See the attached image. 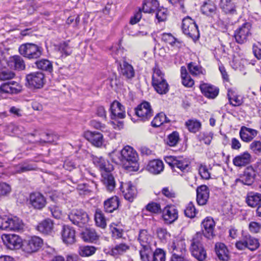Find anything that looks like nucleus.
I'll return each mask as SVG.
<instances>
[{
    "label": "nucleus",
    "instance_id": "7",
    "mask_svg": "<svg viewBox=\"0 0 261 261\" xmlns=\"http://www.w3.org/2000/svg\"><path fill=\"white\" fill-rule=\"evenodd\" d=\"M259 246L258 240L249 234L243 236L241 240L236 243V248L241 250L248 248L251 251H254L258 249Z\"/></svg>",
    "mask_w": 261,
    "mask_h": 261
},
{
    "label": "nucleus",
    "instance_id": "19",
    "mask_svg": "<svg viewBox=\"0 0 261 261\" xmlns=\"http://www.w3.org/2000/svg\"><path fill=\"white\" fill-rule=\"evenodd\" d=\"M21 91V87L18 83H5L0 87V99L3 93L16 94Z\"/></svg>",
    "mask_w": 261,
    "mask_h": 261
},
{
    "label": "nucleus",
    "instance_id": "9",
    "mask_svg": "<svg viewBox=\"0 0 261 261\" xmlns=\"http://www.w3.org/2000/svg\"><path fill=\"white\" fill-rule=\"evenodd\" d=\"M2 239L7 248L15 250L22 247V241L18 235L14 234H4L2 236Z\"/></svg>",
    "mask_w": 261,
    "mask_h": 261
},
{
    "label": "nucleus",
    "instance_id": "26",
    "mask_svg": "<svg viewBox=\"0 0 261 261\" xmlns=\"http://www.w3.org/2000/svg\"><path fill=\"white\" fill-rule=\"evenodd\" d=\"M255 175V171L252 167H247L241 176L240 181L244 185L250 186L254 181Z\"/></svg>",
    "mask_w": 261,
    "mask_h": 261
},
{
    "label": "nucleus",
    "instance_id": "51",
    "mask_svg": "<svg viewBox=\"0 0 261 261\" xmlns=\"http://www.w3.org/2000/svg\"><path fill=\"white\" fill-rule=\"evenodd\" d=\"M129 246L125 244L121 243L116 245L112 249V253L114 255L123 254L129 249Z\"/></svg>",
    "mask_w": 261,
    "mask_h": 261
},
{
    "label": "nucleus",
    "instance_id": "49",
    "mask_svg": "<svg viewBox=\"0 0 261 261\" xmlns=\"http://www.w3.org/2000/svg\"><path fill=\"white\" fill-rule=\"evenodd\" d=\"M44 77L41 72H35L28 74L26 76L27 82H42Z\"/></svg>",
    "mask_w": 261,
    "mask_h": 261
},
{
    "label": "nucleus",
    "instance_id": "42",
    "mask_svg": "<svg viewBox=\"0 0 261 261\" xmlns=\"http://www.w3.org/2000/svg\"><path fill=\"white\" fill-rule=\"evenodd\" d=\"M96 248L92 246H81L79 247L78 252L83 257H87L94 254Z\"/></svg>",
    "mask_w": 261,
    "mask_h": 261
},
{
    "label": "nucleus",
    "instance_id": "18",
    "mask_svg": "<svg viewBox=\"0 0 261 261\" xmlns=\"http://www.w3.org/2000/svg\"><path fill=\"white\" fill-rule=\"evenodd\" d=\"M202 225L204 229L203 230L202 236L208 239L213 238L214 236V229L215 226V223L214 220L210 217L206 218L202 222Z\"/></svg>",
    "mask_w": 261,
    "mask_h": 261
},
{
    "label": "nucleus",
    "instance_id": "64",
    "mask_svg": "<svg viewBox=\"0 0 261 261\" xmlns=\"http://www.w3.org/2000/svg\"><path fill=\"white\" fill-rule=\"evenodd\" d=\"M59 50L66 56L69 55L71 53V50L67 42H63L60 44Z\"/></svg>",
    "mask_w": 261,
    "mask_h": 261
},
{
    "label": "nucleus",
    "instance_id": "10",
    "mask_svg": "<svg viewBox=\"0 0 261 261\" xmlns=\"http://www.w3.org/2000/svg\"><path fill=\"white\" fill-rule=\"evenodd\" d=\"M135 111L136 115L143 121L148 120L153 116V111L150 105L147 101L141 103L135 109Z\"/></svg>",
    "mask_w": 261,
    "mask_h": 261
},
{
    "label": "nucleus",
    "instance_id": "44",
    "mask_svg": "<svg viewBox=\"0 0 261 261\" xmlns=\"http://www.w3.org/2000/svg\"><path fill=\"white\" fill-rule=\"evenodd\" d=\"M188 68L193 76H199L204 74L205 70L201 66L196 65L195 63H190L188 65Z\"/></svg>",
    "mask_w": 261,
    "mask_h": 261
},
{
    "label": "nucleus",
    "instance_id": "24",
    "mask_svg": "<svg viewBox=\"0 0 261 261\" xmlns=\"http://www.w3.org/2000/svg\"><path fill=\"white\" fill-rule=\"evenodd\" d=\"M24 227L22 221L17 217L7 218V230L17 231L22 230Z\"/></svg>",
    "mask_w": 261,
    "mask_h": 261
},
{
    "label": "nucleus",
    "instance_id": "55",
    "mask_svg": "<svg viewBox=\"0 0 261 261\" xmlns=\"http://www.w3.org/2000/svg\"><path fill=\"white\" fill-rule=\"evenodd\" d=\"M184 212L185 215L190 218H194L197 213V211L192 202L188 203Z\"/></svg>",
    "mask_w": 261,
    "mask_h": 261
},
{
    "label": "nucleus",
    "instance_id": "36",
    "mask_svg": "<svg viewBox=\"0 0 261 261\" xmlns=\"http://www.w3.org/2000/svg\"><path fill=\"white\" fill-rule=\"evenodd\" d=\"M94 163L99 168L102 172L111 171L113 169L112 165L110 164L108 162L106 161L102 157L94 159Z\"/></svg>",
    "mask_w": 261,
    "mask_h": 261
},
{
    "label": "nucleus",
    "instance_id": "57",
    "mask_svg": "<svg viewBox=\"0 0 261 261\" xmlns=\"http://www.w3.org/2000/svg\"><path fill=\"white\" fill-rule=\"evenodd\" d=\"M179 140V134L177 132H173L168 136L167 144L170 146H174Z\"/></svg>",
    "mask_w": 261,
    "mask_h": 261
},
{
    "label": "nucleus",
    "instance_id": "13",
    "mask_svg": "<svg viewBox=\"0 0 261 261\" xmlns=\"http://www.w3.org/2000/svg\"><path fill=\"white\" fill-rule=\"evenodd\" d=\"M169 250L172 253L171 257L184 256L186 251L185 243L183 240H176L169 245Z\"/></svg>",
    "mask_w": 261,
    "mask_h": 261
},
{
    "label": "nucleus",
    "instance_id": "25",
    "mask_svg": "<svg viewBox=\"0 0 261 261\" xmlns=\"http://www.w3.org/2000/svg\"><path fill=\"white\" fill-rule=\"evenodd\" d=\"M201 11L202 14L213 17L217 15V7L213 1L207 0L201 6Z\"/></svg>",
    "mask_w": 261,
    "mask_h": 261
},
{
    "label": "nucleus",
    "instance_id": "35",
    "mask_svg": "<svg viewBox=\"0 0 261 261\" xmlns=\"http://www.w3.org/2000/svg\"><path fill=\"white\" fill-rule=\"evenodd\" d=\"M159 6L157 0H144L143 4L142 11L144 13H154Z\"/></svg>",
    "mask_w": 261,
    "mask_h": 261
},
{
    "label": "nucleus",
    "instance_id": "54",
    "mask_svg": "<svg viewBox=\"0 0 261 261\" xmlns=\"http://www.w3.org/2000/svg\"><path fill=\"white\" fill-rule=\"evenodd\" d=\"M152 261H165L166 254L165 251L160 248L156 249L152 254Z\"/></svg>",
    "mask_w": 261,
    "mask_h": 261
},
{
    "label": "nucleus",
    "instance_id": "60",
    "mask_svg": "<svg viewBox=\"0 0 261 261\" xmlns=\"http://www.w3.org/2000/svg\"><path fill=\"white\" fill-rule=\"evenodd\" d=\"M199 173L203 179H208L210 178V173L205 165H200L199 167Z\"/></svg>",
    "mask_w": 261,
    "mask_h": 261
},
{
    "label": "nucleus",
    "instance_id": "28",
    "mask_svg": "<svg viewBox=\"0 0 261 261\" xmlns=\"http://www.w3.org/2000/svg\"><path fill=\"white\" fill-rule=\"evenodd\" d=\"M8 65L17 70H23L25 68V62L23 58L18 55H15L9 58Z\"/></svg>",
    "mask_w": 261,
    "mask_h": 261
},
{
    "label": "nucleus",
    "instance_id": "15",
    "mask_svg": "<svg viewBox=\"0 0 261 261\" xmlns=\"http://www.w3.org/2000/svg\"><path fill=\"white\" fill-rule=\"evenodd\" d=\"M120 188L125 199L129 201H133L137 193L136 187L130 182H128L121 184Z\"/></svg>",
    "mask_w": 261,
    "mask_h": 261
},
{
    "label": "nucleus",
    "instance_id": "47",
    "mask_svg": "<svg viewBox=\"0 0 261 261\" xmlns=\"http://www.w3.org/2000/svg\"><path fill=\"white\" fill-rule=\"evenodd\" d=\"M139 252L142 261H151L153 254L151 247H142Z\"/></svg>",
    "mask_w": 261,
    "mask_h": 261
},
{
    "label": "nucleus",
    "instance_id": "53",
    "mask_svg": "<svg viewBox=\"0 0 261 261\" xmlns=\"http://www.w3.org/2000/svg\"><path fill=\"white\" fill-rule=\"evenodd\" d=\"M145 208L146 211L153 214H159L162 212L160 204L154 202L148 203Z\"/></svg>",
    "mask_w": 261,
    "mask_h": 261
},
{
    "label": "nucleus",
    "instance_id": "27",
    "mask_svg": "<svg viewBox=\"0 0 261 261\" xmlns=\"http://www.w3.org/2000/svg\"><path fill=\"white\" fill-rule=\"evenodd\" d=\"M245 200L249 206L255 207L260 204L261 194L252 191L248 192Z\"/></svg>",
    "mask_w": 261,
    "mask_h": 261
},
{
    "label": "nucleus",
    "instance_id": "1",
    "mask_svg": "<svg viewBox=\"0 0 261 261\" xmlns=\"http://www.w3.org/2000/svg\"><path fill=\"white\" fill-rule=\"evenodd\" d=\"M120 161L123 167L128 171H137L139 170V156L137 151L131 146H125L120 152Z\"/></svg>",
    "mask_w": 261,
    "mask_h": 261
},
{
    "label": "nucleus",
    "instance_id": "61",
    "mask_svg": "<svg viewBox=\"0 0 261 261\" xmlns=\"http://www.w3.org/2000/svg\"><path fill=\"white\" fill-rule=\"evenodd\" d=\"M49 209L53 217L57 219L61 218L62 213L61 208L59 207L54 205L50 206Z\"/></svg>",
    "mask_w": 261,
    "mask_h": 261
},
{
    "label": "nucleus",
    "instance_id": "45",
    "mask_svg": "<svg viewBox=\"0 0 261 261\" xmlns=\"http://www.w3.org/2000/svg\"><path fill=\"white\" fill-rule=\"evenodd\" d=\"M186 125L190 132L195 133L200 129L201 124L197 120L192 119L187 121Z\"/></svg>",
    "mask_w": 261,
    "mask_h": 261
},
{
    "label": "nucleus",
    "instance_id": "40",
    "mask_svg": "<svg viewBox=\"0 0 261 261\" xmlns=\"http://www.w3.org/2000/svg\"><path fill=\"white\" fill-rule=\"evenodd\" d=\"M121 72L122 74L128 79L134 76L135 71L133 66L126 61H123L122 65H120Z\"/></svg>",
    "mask_w": 261,
    "mask_h": 261
},
{
    "label": "nucleus",
    "instance_id": "48",
    "mask_svg": "<svg viewBox=\"0 0 261 261\" xmlns=\"http://www.w3.org/2000/svg\"><path fill=\"white\" fill-rule=\"evenodd\" d=\"M152 85L159 94H166L169 91V85L167 83H152Z\"/></svg>",
    "mask_w": 261,
    "mask_h": 261
},
{
    "label": "nucleus",
    "instance_id": "31",
    "mask_svg": "<svg viewBox=\"0 0 261 261\" xmlns=\"http://www.w3.org/2000/svg\"><path fill=\"white\" fill-rule=\"evenodd\" d=\"M147 170L154 174L161 173L164 169V164L162 161L153 160L149 162L147 166Z\"/></svg>",
    "mask_w": 261,
    "mask_h": 261
},
{
    "label": "nucleus",
    "instance_id": "33",
    "mask_svg": "<svg viewBox=\"0 0 261 261\" xmlns=\"http://www.w3.org/2000/svg\"><path fill=\"white\" fill-rule=\"evenodd\" d=\"M250 154L248 152H245L236 156L233 159V163L237 167L245 166L249 164L250 161Z\"/></svg>",
    "mask_w": 261,
    "mask_h": 261
},
{
    "label": "nucleus",
    "instance_id": "59",
    "mask_svg": "<svg viewBox=\"0 0 261 261\" xmlns=\"http://www.w3.org/2000/svg\"><path fill=\"white\" fill-rule=\"evenodd\" d=\"M15 73L9 70H3L0 71V81L10 80L13 79Z\"/></svg>",
    "mask_w": 261,
    "mask_h": 261
},
{
    "label": "nucleus",
    "instance_id": "32",
    "mask_svg": "<svg viewBox=\"0 0 261 261\" xmlns=\"http://www.w3.org/2000/svg\"><path fill=\"white\" fill-rule=\"evenodd\" d=\"M54 228L53 221L50 219H46L40 222L38 226L37 229L40 232L48 234L50 233Z\"/></svg>",
    "mask_w": 261,
    "mask_h": 261
},
{
    "label": "nucleus",
    "instance_id": "62",
    "mask_svg": "<svg viewBox=\"0 0 261 261\" xmlns=\"http://www.w3.org/2000/svg\"><path fill=\"white\" fill-rule=\"evenodd\" d=\"M250 148L255 153H261V141H254L250 144Z\"/></svg>",
    "mask_w": 261,
    "mask_h": 261
},
{
    "label": "nucleus",
    "instance_id": "46",
    "mask_svg": "<svg viewBox=\"0 0 261 261\" xmlns=\"http://www.w3.org/2000/svg\"><path fill=\"white\" fill-rule=\"evenodd\" d=\"M35 64L38 68L43 70L51 72L53 70V66L51 63L48 60L42 59L37 61Z\"/></svg>",
    "mask_w": 261,
    "mask_h": 261
},
{
    "label": "nucleus",
    "instance_id": "43",
    "mask_svg": "<svg viewBox=\"0 0 261 261\" xmlns=\"http://www.w3.org/2000/svg\"><path fill=\"white\" fill-rule=\"evenodd\" d=\"M169 121L164 113H160L154 117L151 121V125L154 127H157L165 122H169Z\"/></svg>",
    "mask_w": 261,
    "mask_h": 261
},
{
    "label": "nucleus",
    "instance_id": "29",
    "mask_svg": "<svg viewBox=\"0 0 261 261\" xmlns=\"http://www.w3.org/2000/svg\"><path fill=\"white\" fill-rule=\"evenodd\" d=\"M152 240L151 236L146 229H140L139 231L138 241L142 247H151Z\"/></svg>",
    "mask_w": 261,
    "mask_h": 261
},
{
    "label": "nucleus",
    "instance_id": "39",
    "mask_svg": "<svg viewBox=\"0 0 261 261\" xmlns=\"http://www.w3.org/2000/svg\"><path fill=\"white\" fill-rule=\"evenodd\" d=\"M82 238L85 242H93L98 239V236L93 229H86L82 233Z\"/></svg>",
    "mask_w": 261,
    "mask_h": 261
},
{
    "label": "nucleus",
    "instance_id": "56",
    "mask_svg": "<svg viewBox=\"0 0 261 261\" xmlns=\"http://www.w3.org/2000/svg\"><path fill=\"white\" fill-rule=\"evenodd\" d=\"M155 16L159 22L164 21L167 18V10L163 7L159 6L155 10Z\"/></svg>",
    "mask_w": 261,
    "mask_h": 261
},
{
    "label": "nucleus",
    "instance_id": "52",
    "mask_svg": "<svg viewBox=\"0 0 261 261\" xmlns=\"http://www.w3.org/2000/svg\"><path fill=\"white\" fill-rule=\"evenodd\" d=\"M213 138V134L211 132H201L198 135V139L200 142L209 145Z\"/></svg>",
    "mask_w": 261,
    "mask_h": 261
},
{
    "label": "nucleus",
    "instance_id": "21",
    "mask_svg": "<svg viewBox=\"0 0 261 261\" xmlns=\"http://www.w3.org/2000/svg\"><path fill=\"white\" fill-rule=\"evenodd\" d=\"M110 172L111 171L101 172V181L107 190L109 192H112L115 188L116 182L114 176Z\"/></svg>",
    "mask_w": 261,
    "mask_h": 261
},
{
    "label": "nucleus",
    "instance_id": "4",
    "mask_svg": "<svg viewBox=\"0 0 261 261\" xmlns=\"http://www.w3.org/2000/svg\"><path fill=\"white\" fill-rule=\"evenodd\" d=\"M68 217L73 224L80 227H84L89 220L88 215L82 209H72L69 213Z\"/></svg>",
    "mask_w": 261,
    "mask_h": 261
},
{
    "label": "nucleus",
    "instance_id": "20",
    "mask_svg": "<svg viewBox=\"0 0 261 261\" xmlns=\"http://www.w3.org/2000/svg\"><path fill=\"white\" fill-rule=\"evenodd\" d=\"M258 132L254 129L243 126L240 130V136L242 141L245 142L251 141L257 135Z\"/></svg>",
    "mask_w": 261,
    "mask_h": 261
},
{
    "label": "nucleus",
    "instance_id": "2",
    "mask_svg": "<svg viewBox=\"0 0 261 261\" xmlns=\"http://www.w3.org/2000/svg\"><path fill=\"white\" fill-rule=\"evenodd\" d=\"M202 240V233L201 232H197L193 236L190 247L192 255L199 261H204L206 257V252Z\"/></svg>",
    "mask_w": 261,
    "mask_h": 261
},
{
    "label": "nucleus",
    "instance_id": "30",
    "mask_svg": "<svg viewBox=\"0 0 261 261\" xmlns=\"http://www.w3.org/2000/svg\"><path fill=\"white\" fill-rule=\"evenodd\" d=\"M103 205L106 212L112 213L118 208L119 205V198L117 196H113L105 200Z\"/></svg>",
    "mask_w": 261,
    "mask_h": 261
},
{
    "label": "nucleus",
    "instance_id": "12",
    "mask_svg": "<svg viewBox=\"0 0 261 261\" xmlns=\"http://www.w3.org/2000/svg\"><path fill=\"white\" fill-rule=\"evenodd\" d=\"M178 211L174 205H167L162 211V217L166 223L171 224L178 218Z\"/></svg>",
    "mask_w": 261,
    "mask_h": 261
},
{
    "label": "nucleus",
    "instance_id": "22",
    "mask_svg": "<svg viewBox=\"0 0 261 261\" xmlns=\"http://www.w3.org/2000/svg\"><path fill=\"white\" fill-rule=\"evenodd\" d=\"M85 138L96 147H100L103 142V136L101 134L96 132L87 131L85 133Z\"/></svg>",
    "mask_w": 261,
    "mask_h": 261
},
{
    "label": "nucleus",
    "instance_id": "23",
    "mask_svg": "<svg viewBox=\"0 0 261 261\" xmlns=\"http://www.w3.org/2000/svg\"><path fill=\"white\" fill-rule=\"evenodd\" d=\"M30 202L32 206L37 209H41L46 204V200L40 193H34L30 195Z\"/></svg>",
    "mask_w": 261,
    "mask_h": 261
},
{
    "label": "nucleus",
    "instance_id": "63",
    "mask_svg": "<svg viewBox=\"0 0 261 261\" xmlns=\"http://www.w3.org/2000/svg\"><path fill=\"white\" fill-rule=\"evenodd\" d=\"M177 157L175 156H168L165 158L166 163L168 164L170 167L173 169L175 171H177V170L175 169V165L176 163Z\"/></svg>",
    "mask_w": 261,
    "mask_h": 261
},
{
    "label": "nucleus",
    "instance_id": "17",
    "mask_svg": "<svg viewBox=\"0 0 261 261\" xmlns=\"http://www.w3.org/2000/svg\"><path fill=\"white\" fill-rule=\"evenodd\" d=\"M197 203L200 205H205L209 198L210 190L205 185L198 187L196 190Z\"/></svg>",
    "mask_w": 261,
    "mask_h": 261
},
{
    "label": "nucleus",
    "instance_id": "5",
    "mask_svg": "<svg viewBox=\"0 0 261 261\" xmlns=\"http://www.w3.org/2000/svg\"><path fill=\"white\" fill-rule=\"evenodd\" d=\"M251 24L246 22L239 27L234 33V38L236 42L239 44H244L249 40L251 36Z\"/></svg>",
    "mask_w": 261,
    "mask_h": 261
},
{
    "label": "nucleus",
    "instance_id": "6",
    "mask_svg": "<svg viewBox=\"0 0 261 261\" xmlns=\"http://www.w3.org/2000/svg\"><path fill=\"white\" fill-rule=\"evenodd\" d=\"M182 30L185 35L194 40L197 39L199 37L198 27L194 20L189 16L182 19Z\"/></svg>",
    "mask_w": 261,
    "mask_h": 261
},
{
    "label": "nucleus",
    "instance_id": "11",
    "mask_svg": "<svg viewBox=\"0 0 261 261\" xmlns=\"http://www.w3.org/2000/svg\"><path fill=\"white\" fill-rule=\"evenodd\" d=\"M199 88L202 94L208 99H215L219 93V89L209 83H203Z\"/></svg>",
    "mask_w": 261,
    "mask_h": 261
},
{
    "label": "nucleus",
    "instance_id": "16",
    "mask_svg": "<svg viewBox=\"0 0 261 261\" xmlns=\"http://www.w3.org/2000/svg\"><path fill=\"white\" fill-rule=\"evenodd\" d=\"M111 119H123L125 116L124 107L118 101L115 100L111 105Z\"/></svg>",
    "mask_w": 261,
    "mask_h": 261
},
{
    "label": "nucleus",
    "instance_id": "34",
    "mask_svg": "<svg viewBox=\"0 0 261 261\" xmlns=\"http://www.w3.org/2000/svg\"><path fill=\"white\" fill-rule=\"evenodd\" d=\"M215 251L220 260L227 261L228 259V251L224 244L217 243L215 245Z\"/></svg>",
    "mask_w": 261,
    "mask_h": 261
},
{
    "label": "nucleus",
    "instance_id": "37",
    "mask_svg": "<svg viewBox=\"0 0 261 261\" xmlns=\"http://www.w3.org/2000/svg\"><path fill=\"white\" fill-rule=\"evenodd\" d=\"M220 7L227 14H234L236 12V5L231 0H221Z\"/></svg>",
    "mask_w": 261,
    "mask_h": 261
},
{
    "label": "nucleus",
    "instance_id": "58",
    "mask_svg": "<svg viewBox=\"0 0 261 261\" xmlns=\"http://www.w3.org/2000/svg\"><path fill=\"white\" fill-rule=\"evenodd\" d=\"M152 82H166L164 78V74L158 68L154 69L152 74Z\"/></svg>",
    "mask_w": 261,
    "mask_h": 261
},
{
    "label": "nucleus",
    "instance_id": "38",
    "mask_svg": "<svg viewBox=\"0 0 261 261\" xmlns=\"http://www.w3.org/2000/svg\"><path fill=\"white\" fill-rule=\"evenodd\" d=\"M189 165L190 162L187 159L178 156L177 157L175 169H178L182 172H186L189 169Z\"/></svg>",
    "mask_w": 261,
    "mask_h": 261
},
{
    "label": "nucleus",
    "instance_id": "50",
    "mask_svg": "<svg viewBox=\"0 0 261 261\" xmlns=\"http://www.w3.org/2000/svg\"><path fill=\"white\" fill-rule=\"evenodd\" d=\"M161 39L162 41L170 44L172 46H178L176 43L178 44H180V42L170 33L162 34L161 35Z\"/></svg>",
    "mask_w": 261,
    "mask_h": 261
},
{
    "label": "nucleus",
    "instance_id": "14",
    "mask_svg": "<svg viewBox=\"0 0 261 261\" xmlns=\"http://www.w3.org/2000/svg\"><path fill=\"white\" fill-rule=\"evenodd\" d=\"M62 239L66 244H72L75 242V231L68 225H64L61 230Z\"/></svg>",
    "mask_w": 261,
    "mask_h": 261
},
{
    "label": "nucleus",
    "instance_id": "3",
    "mask_svg": "<svg viewBox=\"0 0 261 261\" xmlns=\"http://www.w3.org/2000/svg\"><path fill=\"white\" fill-rule=\"evenodd\" d=\"M19 52L29 59H37L42 55L43 49L35 44L28 43L20 46Z\"/></svg>",
    "mask_w": 261,
    "mask_h": 261
},
{
    "label": "nucleus",
    "instance_id": "41",
    "mask_svg": "<svg viewBox=\"0 0 261 261\" xmlns=\"http://www.w3.org/2000/svg\"><path fill=\"white\" fill-rule=\"evenodd\" d=\"M94 220L96 225L100 228H105L107 226V222L104 214L99 209H97L94 214Z\"/></svg>",
    "mask_w": 261,
    "mask_h": 261
},
{
    "label": "nucleus",
    "instance_id": "8",
    "mask_svg": "<svg viewBox=\"0 0 261 261\" xmlns=\"http://www.w3.org/2000/svg\"><path fill=\"white\" fill-rule=\"evenodd\" d=\"M43 240L39 237L33 236L25 240L22 244L23 250L32 253L38 251L42 246Z\"/></svg>",
    "mask_w": 261,
    "mask_h": 261
}]
</instances>
